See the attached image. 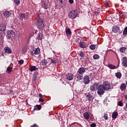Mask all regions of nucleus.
I'll use <instances>...</instances> for the list:
<instances>
[{
    "mask_svg": "<svg viewBox=\"0 0 127 127\" xmlns=\"http://www.w3.org/2000/svg\"><path fill=\"white\" fill-rule=\"evenodd\" d=\"M37 26L40 30H43V29L46 26V25H44V22L43 19L39 18L37 20Z\"/></svg>",
    "mask_w": 127,
    "mask_h": 127,
    "instance_id": "f257e3e1",
    "label": "nucleus"
},
{
    "mask_svg": "<svg viewBox=\"0 0 127 127\" xmlns=\"http://www.w3.org/2000/svg\"><path fill=\"white\" fill-rule=\"evenodd\" d=\"M68 17L71 19H75L78 16V10L74 9L70 11L68 14Z\"/></svg>",
    "mask_w": 127,
    "mask_h": 127,
    "instance_id": "f03ea898",
    "label": "nucleus"
},
{
    "mask_svg": "<svg viewBox=\"0 0 127 127\" xmlns=\"http://www.w3.org/2000/svg\"><path fill=\"white\" fill-rule=\"evenodd\" d=\"M6 37L9 39V40H12L14 39V37H15V33L11 30H9L6 33Z\"/></svg>",
    "mask_w": 127,
    "mask_h": 127,
    "instance_id": "7ed1b4c3",
    "label": "nucleus"
},
{
    "mask_svg": "<svg viewBox=\"0 0 127 127\" xmlns=\"http://www.w3.org/2000/svg\"><path fill=\"white\" fill-rule=\"evenodd\" d=\"M101 85L103 86L105 91H109V90H111V84L109 81H105Z\"/></svg>",
    "mask_w": 127,
    "mask_h": 127,
    "instance_id": "20e7f679",
    "label": "nucleus"
},
{
    "mask_svg": "<svg viewBox=\"0 0 127 127\" xmlns=\"http://www.w3.org/2000/svg\"><path fill=\"white\" fill-rule=\"evenodd\" d=\"M98 91H97V94L98 95H104V93H105V91L106 90L104 88V86H102L101 84H100L98 87Z\"/></svg>",
    "mask_w": 127,
    "mask_h": 127,
    "instance_id": "39448f33",
    "label": "nucleus"
},
{
    "mask_svg": "<svg viewBox=\"0 0 127 127\" xmlns=\"http://www.w3.org/2000/svg\"><path fill=\"white\" fill-rule=\"evenodd\" d=\"M5 29H6V26H5V24H0V34H2V35H5Z\"/></svg>",
    "mask_w": 127,
    "mask_h": 127,
    "instance_id": "423d86ee",
    "label": "nucleus"
},
{
    "mask_svg": "<svg viewBox=\"0 0 127 127\" xmlns=\"http://www.w3.org/2000/svg\"><path fill=\"white\" fill-rule=\"evenodd\" d=\"M98 86H99V83H95L93 85H91L90 87V93H91L93 94V92H95L97 91Z\"/></svg>",
    "mask_w": 127,
    "mask_h": 127,
    "instance_id": "0eeeda50",
    "label": "nucleus"
},
{
    "mask_svg": "<svg viewBox=\"0 0 127 127\" xmlns=\"http://www.w3.org/2000/svg\"><path fill=\"white\" fill-rule=\"evenodd\" d=\"M112 32L115 34L122 33V31L121 30V28L118 26H114L112 27Z\"/></svg>",
    "mask_w": 127,
    "mask_h": 127,
    "instance_id": "6e6552de",
    "label": "nucleus"
},
{
    "mask_svg": "<svg viewBox=\"0 0 127 127\" xmlns=\"http://www.w3.org/2000/svg\"><path fill=\"white\" fill-rule=\"evenodd\" d=\"M42 6L45 9H47V8H49L50 7V3L48 2V1H43L42 3Z\"/></svg>",
    "mask_w": 127,
    "mask_h": 127,
    "instance_id": "1a4fd4ad",
    "label": "nucleus"
},
{
    "mask_svg": "<svg viewBox=\"0 0 127 127\" xmlns=\"http://www.w3.org/2000/svg\"><path fill=\"white\" fill-rule=\"evenodd\" d=\"M86 99L88 102H93L94 100V96H93V93L89 92L88 95H86Z\"/></svg>",
    "mask_w": 127,
    "mask_h": 127,
    "instance_id": "9d476101",
    "label": "nucleus"
},
{
    "mask_svg": "<svg viewBox=\"0 0 127 127\" xmlns=\"http://www.w3.org/2000/svg\"><path fill=\"white\" fill-rule=\"evenodd\" d=\"M83 83L85 84V85H87L90 83V77L88 75H85L83 77Z\"/></svg>",
    "mask_w": 127,
    "mask_h": 127,
    "instance_id": "9b49d317",
    "label": "nucleus"
},
{
    "mask_svg": "<svg viewBox=\"0 0 127 127\" xmlns=\"http://www.w3.org/2000/svg\"><path fill=\"white\" fill-rule=\"evenodd\" d=\"M3 15L4 17H7L8 18V17H10V16H11V13H10V11H4L3 12Z\"/></svg>",
    "mask_w": 127,
    "mask_h": 127,
    "instance_id": "f8f14e48",
    "label": "nucleus"
},
{
    "mask_svg": "<svg viewBox=\"0 0 127 127\" xmlns=\"http://www.w3.org/2000/svg\"><path fill=\"white\" fill-rule=\"evenodd\" d=\"M79 46L82 49H85V48L88 47V46L86 45V42H84V41H80L79 44Z\"/></svg>",
    "mask_w": 127,
    "mask_h": 127,
    "instance_id": "ddd939ff",
    "label": "nucleus"
},
{
    "mask_svg": "<svg viewBox=\"0 0 127 127\" xmlns=\"http://www.w3.org/2000/svg\"><path fill=\"white\" fill-rule=\"evenodd\" d=\"M122 65L123 67H127V57H124L123 58L122 60Z\"/></svg>",
    "mask_w": 127,
    "mask_h": 127,
    "instance_id": "4468645a",
    "label": "nucleus"
},
{
    "mask_svg": "<svg viewBox=\"0 0 127 127\" xmlns=\"http://www.w3.org/2000/svg\"><path fill=\"white\" fill-rule=\"evenodd\" d=\"M66 79L69 80V81H71L73 80L74 78V75L71 73H68L66 74Z\"/></svg>",
    "mask_w": 127,
    "mask_h": 127,
    "instance_id": "2eb2a0df",
    "label": "nucleus"
},
{
    "mask_svg": "<svg viewBox=\"0 0 127 127\" xmlns=\"http://www.w3.org/2000/svg\"><path fill=\"white\" fill-rule=\"evenodd\" d=\"M85 72H86V70H85V68L83 67H81L78 69L77 71V73L80 74V75H83V74H84Z\"/></svg>",
    "mask_w": 127,
    "mask_h": 127,
    "instance_id": "dca6fc26",
    "label": "nucleus"
},
{
    "mask_svg": "<svg viewBox=\"0 0 127 127\" xmlns=\"http://www.w3.org/2000/svg\"><path fill=\"white\" fill-rule=\"evenodd\" d=\"M83 117L86 121H88L89 119H90V113L89 112L86 111L84 113H83Z\"/></svg>",
    "mask_w": 127,
    "mask_h": 127,
    "instance_id": "f3484780",
    "label": "nucleus"
},
{
    "mask_svg": "<svg viewBox=\"0 0 127 127\" xmlns=\"http://www.w3.org/2000/svg\"><path fill=\"white\" fill-rule=\"evenodd\" d=\"M11 49H10V48H8V47H5L4 48V53H8V54H11Z\"/></svg>",
    "mask_w": 127,
    "mask_h": 127,
    "instance_id": "a211bd4d",
    "label": "nucleus"
},
{
    "mask_svg": "<svg viewBox=\"0 0 127 127\" xmlns=\"http://www.w3.org/2000/svg\"><path fill=\"white\" fill-rule=\"evenodd\" d=\"M75 77L77 78V79L78 80V81H80L83 79V74L77 73L75 75Z\"/></svg>",
    "mask_w": 127,
    "mask_h": 127,
    "instance_id": "6ab92c4d",
    "label": "nucleus"
},
{
    "mask_svg": "<svg viewBox=\"0 0 127 127\" xmlns=\"http://www.w3.org/2000/svg\"><path fill=\"white\" fill-rule=\"evenodd\" d=\"M120 89L122 91H125V90H126V89H127V85L126 84V83L121 84V85L120 87Z\"/></svg>",
    "mask_w": 127,
    "mask_h": 127,
    "instance_id": "aec40b11",
    "label": "nucleus"
},
{
    "mask_svg": "<svg viewBox=\"0 0 127 127\" xmlns=\"http://www.w3.org/2000/svg\"><path fill=\"white\" fill-rule=\"evenodd\" d=\"M47 60H45V59H43L40 63V65H42V66H46L47 65Z\"/></svg>",
    "mask_w": 127,
    "mask_h": 127,
    "instance_id": "412c9836",
    "label": "nucleus"
},
{
    "mask_svg": "<svg viewBox=\"0 0 127 127\" xmlns=\"http://www.w3.org/2000/svg\"><path fill=\"white\" fill-rule=\"evenodd\" d=\"M36 69H37V68H36V66H35L34 65H31L29 66V70L31 72H33L34 71H35L36 70Z\"/></svg>",
    "mask_w": 127,
    "mask_h": 127,
    "instance_id": "4be33fe9",
    "label": "nucleus"
},
{
    "mask_svg": "<svg viewBox=\"0 0 127 127\" xmlns=\"http://www.w3.org/2000/svg\"><path fill=\"white\" fill-rule=\"evenodd\" d=\"M41 108L42 107L41 105H36L34 108V110L35 111H40V110H41Z\"/></svg>",
    "mask_w": 127,
    "mask_h": 127,
    "instance_id": "5701e85b",
    "label": "nucleus"
},
{
    "mask_svg": "<svg viewBox=\"0 0 127 127\" xmlns=\"http://www.w3.org/2000/svg\"><path fill=\"white\" fill-rule=\"evenodd\" d=\"M118 116H119V113H118V112H114L112 113V118L113 119H117V118H118Z\"/></svg>",
    "mask_w": 127,
    "mask_h": 127,
    "instance_id": "b1692460",
    "label": "nucleus"
},
{
    "mask_svg": "<svg viewBox=\"0 0 127 127\" xmlns=\"http://www.w3.org/2000/svg\"><path fill=\"white\" fill-rule=\"evenodd\" d=\"M40 53V49L39 48H36L35 51H34V54L35 55H38Z\"/></svg>",
    "mask_w": 127,
    "mask_h": 127,
    "instance_id": "393cba45",
    "label": "nucleus"
},
{
    "mask_svg": "<svg viewBox=\"0 0 127 127\" xmlns=\"http://www.w3.org/2000/svg\"><path fill=\"white\" fill-rule=\"evenodd\" d=\"M25 18V14L24 13H22L20 14L19 16V19H24Z\"/></svg>",
    "mask_w": 127,
    "mask_h": 127,
    "instance_id": "a878e982",
    "label": "nucleus"
},
{
    "mask_svg": "<svg viewBox=\"0 0 127 127\" xmlns=\"http://www.w3.org/2000/svg\"><path fill=\"white\" fill-rule=\"evenodd\" d=\"M126 50H127V48H126L125 47L120 48V52L121 53H125L126 52Z\"/></svg>",
    "mask_w": 127,
    "mask_h": 127,
    "instance_id": "bb28decb",
    "label": "nucleus"
},
{
    "mask_svg": "<svg viewBox=\"0 0 127 127\" xmlns=\"http://www.w3.org/2000/svg\"><path fill=\"white\" fill-rule=\"evenodd\" d=\"M11 71H12V67L8 66L6 70V73H7V74H10Z\"/></svg>",
    "mask_w": 127,
    "mask_h": 127,
    "instance_id": "cd10ccee",
    "label": "nucleus"
},
{
    "mask_svg": "<svg viewBox=\"0 0 127 127\" xmlns=\"http://www.w3.org/2000/svg\"><path fill=\"white\" fill-rule=\"evenodd\" d=\"M65 33L66 34H67V35H71V30L70 29V28H66L65 30Z\"/></svg>",
    "mask_w": 127,
    "mask_h": 127,
    "instance_id": "c85d7f7f",
    "label": "nucleus"
},
{
    "mask_svg": "<svg viewBox=\"0 0 127 127\" xmlns=\"http://www.w3.org/2000/svg\"><path fill=\"white\" fill-rule=\"evenodd\" d=\"M108 67H109V68L111 69H116V66L112 64H108Z\"/></svg>",
    "mask_w": 127,
    "mask_h": 127,
    "instance_id": "c756f323",
    "label": "nucleus"
},
{
    "mask_svg": "<svg viewBox=\"0 0 127 127\" xmlns=\"http://www.w3.org/2000/svg\"><path fill=\"white\" fill-rule=\"evenodd\" d=\"M39 102H41V105H44V104H46V101L43 99V98H39Z\"/></svg>",
    "mask_w": 127,
    "mask_h": 127,
    "instance_id": "7c9ffc66",
    "label": "nucleus"
},
{
    "mask_svg": "<svg viewBox=\"0 0 127 127\" xmlns=\"http://www.w3.org/2000/svg\"><path fill=\"white\" fill-rule=\"evenodd\" d=\"M43 37V34L39 33L38 36V39L39 40H42V38Z\"/></svg>",
    "mask_w": 127,
    "mask_h": 127,
    "instance_id": "2f4dec72",
    "label": "nucleus"
},
{
    "mask_svg": "<svg viewBox=\"0 0 127 127\" xmlns=\"http://www.w3.org/2000/svg\"><path fill=\"white\" fill-rule=\"evenodd\" d=\"M116 76L118 78V79H121V77H122V73H121V72H117L115 74Z\"/></svg>",
    "mask_w": 127,
    "mask_h": 127,
    "instance_id": "473e14b6",
    "label": "nucleus"
},
{
    "mask_svg": "<svg viewBox=\"0 0 127 127\" xmlns=\"http://www.w3.org/2000/svg\"><path fill=\"white\" fill-rule=\"evenodd\" d=\"M90 49L91 50H95L96 49V45H91L89 46Z\"/></svg>",
    "mask_w": 127,
    "mask_h": 127,
    "instance_id": "72a5a7b5",
    "label": "nucleus"
},
{
    "mask_svg": "<svg viewBox=\"0 0 127 127\" xmlns=\"http://www.w3.org/2000/svg\"><path fill=\"white\" fill-rule=\"evenodd\" d=\"M51 62L53 64H55L57 63V59H51Z\"/></svg>",
    "mask_w": 127,
    "mask_h": 127,
    "instance_id": "f704fd0d",
    "label": "nucleus"
},
{
    "mask_svg": "<svg viewBox=\"0 0 127 127\" xmlns=\"http://www.w3.org/2000/svg\"><path fill=\"white\" fill-rule=\"evenodd\" d=\"M118 106H119V107H123L124 103L122 101H119L117 103Z\"/></svg>",
    "mask_w": 127,
    "mask_h": 127,
    "instance_id": "c9c22d12",
    "label": "nucleus"
},
{
    "mask_svg": "<svg viewBox=\"0 0 127 127\" xmlns=\"http://www.w3.org/2000/svg\"><path fill=\"white\" fill-rule=\"evenodd\" d=\"M127 26L124 28V30L123 33V35H127Z\"/></svg>",
    "mask_w": 127,
    "mask_h": 127,
    "instance_id": "e433bc0d",
    "label": "nucleus"
},
{
    "mask_svg": "<svg viewBox=\"0 0 127 127\" xmlns=\"http://www.w3.org/2000/svg\"><path fill=\"white\" fill-rule=\"evenodd\" d=\"M93 59H95V60L97 59H100V56H99V55L97 54H95L93 56Z\"/></svg>",
    "mask_w": 127,
    "mask_h": 127,
    "instance_id": "4c0bfd02",
    "label": "nucleus"
},
{
    "mask_svg": "<svg viewBox=\"0 0 127 127\" xmlns=\"http://www.w3.org/2000/svg\"><path fill=\"white\" fill-rule=\"evenodd\" d=\"M78 54L80 56V57H84V56H85V54H84L83 51L79 52Z\"/></svg>",
    "mask_w": 127,
    "mask_h": 127,
    "instance_id": "58836bf2",
    "label": "nucleus"
},
{
    "mask_svg": "<svg viewBox=\"0 0 127 127\" xmlns=\"http://www.w3.org/2000/svg\"><path fill=\"white\" fill-rule=\"evenodd\" d=\"M103 118H104V119L106 120V121H107V120H109L108 114L105 113Z\"/></svg>",
    "mask_w": 127,
    "mask_h": 127,
    "instance_id": "ea45409f",
    "label": "nucleus"
},
{
    "mask_svg": "<svg viewBox=\"0 0 127 127\" xmlns=\"http://www.w3.org/2000/svg\"><path fill=\"white\" fill-rule=\"evenodd\" d=\"M14 1L17 5L20 4V0H14Z\"/></svg>",
    "mask_w": 127,
    "mask_h": 127,
    "instance_id": "a19ab883",
    "label": "nucleus"
},
{
    "mask_svg": "<svg viewBox=\"0 0 127 127\" xmlns=\"http://www.w3.org/2000/svg\"><path fill=\"white\" fill-rule=\"evenodd\" d=\"M57 2H58V3H60V4H63V0H57Z\"/></svg>",
    "mask_w": 127,
    "mask_h": 127,
    "instance_id": "79ce46f5",
    "label": "nucleus"
},
{
    "mask_svg": "<svg viewBox=\"0 0 127 127\" xmlns=\"http://www.w3.org/2000/svg\"><path fill=\"white\" fill-rule=\"evenodd\" d=\"M18 63H19V64H20V65H22V64H23V63H24V61H23V60H21L18 61Z\"/></svg>",
    "mask_w": 127,
    "mask_h": 127,
    "instance_id": "37998d69",
    "label": "nucleus"
},
{
    "mask_svg": "<svg viewBox=\"0 0 127 127\" xmlns=\"http://www.w3.org/2000/svg\"><path fill=\"white\" fill-rule=\"evenodd\" d=\"M97 127V124L96 123H92L90 124V127Z\"/></svg>",
    "mask_w": 127,
    "mask_h": 127,
    "instance_id": "c03bdc74",
    "label": "nucleus"
},
{
    "mask_svg": "<svg viewBox=\"0 0 127 127\" xmlns=\"http://www.w3.org/2000/svg\"><path fill=\"white\" fill-rule=\"evenodd\" d=\"M68 2L71 4L74 3V0H68Z\"/></svg>",
    "mask_w": 127,
    "mask_h": 127,
    "instance_id": "a18cd8bd",
    "label": "nucleus"
},
{
    "mask_svg": "<svg viewBox=\"0 0 127 127\" xmlns=\"http://www.w3.org/2000/svg\"><path fill=\"white\" fill-rule=\"evenodd\" d=\"M36 78L37 77L36 75H33V77H32V80H33V81H35L36 80Z\"/></svg>",
    "mask_w": 127,
    "mask_h": 127,
    "instance_id": "49530a36",
    "label": "nucleus"
},
{
    "mask_svg": "<svg viewBox=\"0 0 127 127\" xmlns=\"http://www.w3.org/2000/svg\"><path fill=\"white\" fill-rule=\"evenodd\" d=\"M45 30V31H49V27H48V26L46 27Z\"/></svg>",
    "mask_w": 127,
    "mask_h": 127,
    "instance_id": "de8ad7c7",
    "label": "nucleus"
},
{
    "mask_svg": "<svg viewBox=\"0 0 127 127\" xmlns=\"http://www.w3.org/2000/svg\"><path fill=\"white\" fill-rule=\"evenodd\" d=\"M39 97H40V99H41V98H43V96H42V94H41V93H40L39 94Z\"/></svg>",
    "mask_w": 127,
    "mask_h": 127,
    "instance_id": "09e8293b",
    "label": "nucleus"
},
{
    "mask_svg": "<svg viewBox=\"0 0 127 127\" xmlns=\"http://www.w3.org/2000/svg\"><path fill=\"white\" fill-rule=\"evenodd\" d=\"M105 5H107V6H109V3L108 2H106L105 3Z\"/></svg>",
    "mask_w": 127,
    "mask_h": 127,
    "instance_id": "8fccbe9b",
    "label": "nucleus"
},
{
    "mask_svg": "<svg viewBox=\"0 0 127 127\" xmlns=\"http://www.w3.org/2000/svg\"><path fill=\"white\" fill-rule=\"evenodd\" d=\"M31 55L33 56V55H34V53H33V52H31Z\"/></svg>",
    "mask_w": 127,
    "mask_h": 127,
    "instance_id": "3c124183",
    "label": "nucleus"
},
{
    "mask_svg": "<svg viewBox=\"0 0 127 127\" xmlns=\"http://www.w3.org/2000/svg\"><path fill=\"white\" fill-rule=\"evenodd\" d=\"M117 59L119 60V57H118V56H117Z\"/></svg>",
    "mask_w": 127,
    "mask_h": 127,
    "instance_id": "603ef678",
    "label": "nucleus"
},
{
    "mask_svg": "<svg viewBox=\"0 0 127 127\" xmlns=\"http://www.w3.org/2000/svg\"><path fill=\"white\" fill-rule=\"evenodd\" d=\"M126 0V1H127V0Z\"/></svg>",
    "mask_w": 127,
    "mask_h": 127,
    "instance_id": "864d4df0",
    "label": "nucleus"
}]
</instances>
